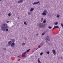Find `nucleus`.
<instances>
[{
  "mask_svg": "<svg viewBox=\"0 0 63 63\" xmlns=\"http://www.w3.org/2000/svg\"><path fill=\"white\" fill-rule=\"evenodd\" d=\"M2 1V0H0V1Z\"/></svg>",
  "mask_w": 63,
  "mask_h": 63,
  "instance_id": "79ce46f5",
  "label": "nucleus"
},
{
  "mask_svg": "<svg viewBox=\"0 0 63 63\" xmlns=\"http://www.w3.org/2000/svg\"><path fill=\"white\" fill-rule=\"evenodd\" d=\"M38 3H39V1H37L36 2H34L32 3L33 5H36V4H38Z\"/></svg>",
  "mask_w": 63,
  "mask_h": 63,
  "instance_id": "20e7f679",
  "label": "nucleus"
},
{
  "mask_svg": "<svg viewBox=\"0 0 63 63\" xmlns=\"http://www.w3.org/2000/svg\"><path fill=\"white\" fill-rule=\"evenodd\" d=\"M58 24V22H56L55 23V25H57Z\"/></svg>",
  "mask_w": 63,
  "mask_h": 63,
  "instance_id": "4be33fe9",
  "label": "nucleus"
},
{
  "mask_svg": "<svg viewBox=\"0 0 63 63\" xmlns=\"http://www.w3.org/2000/svg\"><path fill=\"white\" fill-rule=\"evenodd\" d=\"M57 16L58 18V17H59L60 16V15L59 14H58L57 15Z\"/></svg>",
  "mask_w": 63,
  "mask_h": 63,
  "instance_id": "4468645a",
  "label": "nucleus"
},
{
  "mask_svg": "<svg viewBox=\"0 0 63 63\" xmlns=\"http://www.w3.org/2000/svg\"><path fill=\"white\" fill-rule=\"evenodd\" d=\"M39 5H40V3H39Z\"/></svg>",
  "mask_w": 63,
  "mask_h": 63,
  "instance_id": "37998d69",
  "label": "nucleus"
},
{
  "mask_svg": "<svg viewBox=\"0 0 63 63\" xmlns=\"http://www.w3.org/2000/svg\"><path fill=\"white\" fill-rule=\"evenodd\" d=\"M43 52H41L40 53V55H42V54H43Z\"/></svg>",
  "mask_w": 63,
  "mask_h": 63,
  "instance_id": "393cba45",
  "label": "nucleus"
},
{
  "mask_svg": "<svg viewBox=\"0 0 63 63\" xmlns=\"http://www.w3.org/2000/svg\"><path fill=\"white\" fill-rule=\"evenodd\" d=\"M46 22V20L44 19L43 22V23H45Z\"/></svg>",
  "mask_w": 63,
  "mask_h": 63,
  "instance_id": "9b49d317",
  "label": "nucleus"
},
{
  "mask_svg": "<svg viewBox=\"0 0 63 63\" xmlns=\"http://www.w3.org/2000/svg\"><path fill=\"white\" fill-rule=\"evenodd\" d=\"M8 15L9 16H11V14L10 13H9L8 14Z\"/></svg>",
  "mask_w": 63,
  "mask_h": 63,
  "instance_id": "dca6fc26",
  "label": "nucleus"
},
{
  "mask_svg": "<svg viewBox=\"0 0 63 63\" xmlns=\"http://www.w3.org/2000/svg\"><path fill=\"white\" fill-rule=\"evenodd\" d=\"M14 46H15V43H14V42H13L11 44V46L12 47H14Z\"/></svg>",
  "mask_w": 63,
  "mask_h": 63,
  "instance_id": "423d86ee",
  "label": "nucleus"
},
{
  "mask_svg": "<svg viewBox=\"0 0 63 63\" xmlns=\"http://www.w3.org/2000/svg\"><path fill=\"white\" fill-rule=\"evenodd\" d=\"M44 25H43V24H42L41 25H40V27H41V28H43V27Z\"/></svg>",
  "mask_w": 63,
  "mask_h": 63,
  "instance_id": "6ab92c4d",
  "label": "nucleus"
},
{
  "mask_svg": "<svg viewBox=\"0 0 63 63\" xmlns=\"http://www.w3.org/2000/svg\"><path fill=\"white\" fill-rule=\"evenodd\" d=\"M41 46H43V45H44V43H43H43H41L40 44Z\"/></svg>",
  "mask_w": 63,
  "mask_h": 63,
  "instance_id": "5701e85b",
  "label": "nucleus"
},
{
  "mask_svg": "<svg viewBox=\"0 0 63 63\" xmlns=\"http://www.w3.org/2000/svg\"><path fill=\"white\" fill-rule=\"evenodd\" d=\"M26 44L25 43H23L22 44V46H24V45H25Z\"/></svg>",
  "mask_w": 63,
  "mask_h": 63,
  "instance_id": "412c9836",
  "label": "nucleus"
},
{
  "mask_svg": "<svg viewBox=\"0 0 63 63\" xmlns=\"http://www.w3.org/2000/svg\"><path fill=\"white\" fill-rule=\"evenodd\" d=\"M47 11L46 10H44L43 11V12L42 13V15L43 16H45V15H46V13H47Z\"/></svg>",
  "mask_w": 63,
  "mask_h": 63,
  "instance_id": "7ed1b4c3",
  "label": "nucleus"
},
{
  "mask_svg": "<svg viewBox=\"0 0 63 63\" xmlns=\"http://www.w3.org/2000/svg\"><path fill=\"white\" fill-rule=\"evenodd\" d=\"M54 27L55 28H59V27H58V26H54Z\"/></svg>",
  "mask_w": 63,
  "mask_h": 63,
  "instance_id": "f8f14e48",
  "label": "nucleus"
},
{
  "mask_svg": "<svg viewBox=\"0 0 63 63\" xmlns=\"http://www.w3.org/2000/svg\"><path fill=\"white\" fill-rule=\"evenodd\" d=\"M47 54H49V51H47Z\"/></svg>",
  "mask_w": 63,
  "mask_h": 63,
  "instance_id": "7c9ffc66",
  "label": "nucleus"
},
{
  "mask_svg": "<svg viewBox=\"0 0 63 63\" xmlns=\"http://www.w3.org/2000/svg\"><path fill=\"white\" fill-rule=\"evenodd\" d=\"M38 48H40L41 47V46L39 45V46H38Z\"/></svg>",
  "mask_w": 63,
  "mask_h": 63,
  "instance_id": "bb28decb",
  "label": "nucleus"
},
{
  "mask_svg": "<svg viewBox=\"0 0 63 63\" xmlns=\"http://www.w3.org/2000/svg\"><path fill=\"white\" fill-rule=\"evenodd\" d=\"M52 52L54 54V55H56V52L55 51V50H52Z\"/></svg>",
  "mask_w": 63,
  "mask_h": 63,
  "instance_id": "39448f33",
  "label": "nucleus"
},
{
  "mask_svg": "<svg viewBox=\"0 0 63 63\" xmlns=\"http://www.w3.org/2000/svg\"><path fill=\"white\" fill-rule=\"evenodd\" d=\"M20 56H18L17 57H19Z\"/></svg>",
  "mask_w": 63,
  "mask_h": 63,
  "instance_id": "58836bf2",
  "label": "nucleus"
},
{
  "mask_svg": "<svg viewBox=\"0 0 63 63\" xmlns=\"http://www.w3.org/2000/svg\"><path fill=\"white\" fill-rule=\"evenodd\" d=\"M30 50V49H29L27 50L25 52H24L22 54V57H25L26 56L25 55V54H26L28 52H29V51Z\"/></svg>",
  "mask_w": 63,
  "mask_h": 63,
  "instance_id": "f03ea898",
  "label": "nucleus"
},
{
  "mask_svg": "<svg viewBox=\"0 0 63 63\" xmlns=\"http://www.w3.org/2000/svg\"><path fill=\"white\" fill-rule=\"evenodd\" d=\"M28 15H31V13L30 12H28Z\"/></svg>",
  "mask_w": 63,
  "mask_h": 63,
  "instance_id": "cd10ccee",
  "label": "nucleus"
},
{
  "mask_svg": "<svg viewBox=\"0 0 63 63\" xmlns=\"http://www.w3.org/2000/svg\"><path fill=\"white\" fill-rule=\"evenodd\" d=\"M48 28H49V29H51V28H52V27L50 26H48Z\"/></svg>",
  "mask_w": 63,
  "mask_h": 63,
  "instance_id": "aec40b11",
  "label": "nucleus"
},
{
  "mask_svg": "<svg viewBox=\"0 0 63 63\" xmlns=\"http://www.w3.org/2000/svg\"><path fill=\"white\" fill-rule=\"evenodd\" d=\"M8 22H9V21H7V23H8Z\"/></svg>",
  "mask_w": 63,
  "mask_h": 63,
  "instance_id": "f704fd0d",
  "label": "nucleus"
},
{
  "mask_svg": "<svg viewBox=\"0 0 63 63\" xmlns=\"http://www.w3.org/2000/svg\"><path fill=\"white\" fill-rule=\"evenodd\" d=\"M34 50H37V49H38V48H37L36 49L34 48Z\"/></svg>",
  "mask_w": 63,
  "mask_h": 63,
  "instance_id": "c756f323",
  "label": "nucleus"
},
{
  "mask_svg": "<svg viewBox=\"0 0 63 63\" xmlns=\"http://www.w3.org/2000/svg\"><path fill=\"white\" fill-rule=\"evenodd\" d=\"M2 25H3V26H5H5H4H4H2L1 27V30H3V31H5V30H6V32H8V31H9V29L7 28H8V26L7 24H3Z\"/></svg>",
  "mask_w": 63,
  "mask_h": 63,
  "instance_id": "f257e3e1",
  "label": "nucleus"
},
{
  "mask_svg": "<svg viewBox=\"0 0 63 63\" xmlns=\"http://www.w3.org/2000/svg\"><path fill=\"white\" fill-rule=\"evenodd\" d=\"M34 10V8H32L30 10V12H32L33 10Z\"/></svg>",
  "mask_w": 63,
  "mask_h": 63,
  "instance_id": "9d476101",
  "label": "nucleus"
},
{
  "mask_svg": "<svg viewBox=\"0 0 63 63\" xmlns=\"http://www.w3.org/2000/svg\"><path fill=\"white\" fill-rule=\"evenodd\" d=\"M48 41H50V39H49L48 40Z\"/></svg>",
  "mask_w": 63,
  "mask_h": 63,
  "instance_id": "a19ab883",
  "label": "nucleus"
},
{
  "mask_svg": "<svg viewBox=\"0 0 63 63\" xmlns=\"http://www.w3.org/2000/svg\"><path fill=\"white\" fill-rule=\"evenodd\" d=\"M61 59H62V57H61Z\"/></svg>",
  "mask_w": 63,
  "mask_h": 63,
  "instance_id": "e433bc0d",
  "label": "nucleus"
},
{
  "mask_svg": "<svg viewBox=\"0 0 63 63\" xmlns=\"http://www.w3.org/2000/svg\"><path fill=\"white\" fill-rule=\"evenodd\" d=\"M17 18H18V19H19V17H17Z\"/></svg>",
  "mask_w": 63,
  "mask_h": 63,
  "instance_id": "c9c22d12",
  "label": "nucleus"
},
{
  "mask_svg": "<svg viewBox=\"0 0 63 63\" xmlns=\"http://www.w3.org/2000/svg\"><path fill=\"white\" fill-rule=\"evenodd\" d=\"M61 26L63 27V24L61 23Z\"/></svg>",
  "mask_w": 63,
  "mask_h": 63,
  "instance_id": "b1692460",
  "label": "nucleus"
},
{
  "mask_svg": "<svg viewBox=\"0 0 63 63\" xmlns=\"http://www.w3.org/2000/svg\"><path fill=\"white\" fill-rule=\"evenodd\" d=\"M48 38H49V37L48 36H47L45 38V40L46 41H47V40L48 39Z\"/></svg>",
  "mask_w": 63,
  "mask_h": 63,
  "instance_id": "6e6552de",
  "label": "nucleus"
},
{
  "mask_svg": "<svg viewBox=\"0 0 63 63\" xmlns=\"http://www.w3.org/2000/svg\"><path fill=\"white\" fill-rule=\"evenodd\" d=\"M43 20H44V18H42L41 19V21L42 22Z\"/></svg>",
  "mask_w": 63,
  "mask_h": 63,
  "instance_id": "a878e982",
  "label": "nucleus"
},
{
  "mask_svg": "<svg viewBox=\"0 0 63 63\" xmlns=\"http://www.w3.org/2000/svg\"><path fill=\"white\" fill-rule=\"evenodd\" d=\"M54 29H55V28H54H54L52 30H53Z\"/></svg>",
  "mask_w": 63,
  "mask_h": 63,
  "instance_id": "72a5a7b5",
  "label": "nucleus"
},
{
  "mask_svg": "<svg viewBox=\"0 0 63 63\" xmlns=\"http://www.w3.org/2000/svg\"><path fill=\"white\" fill-rule=\"evenodd\" d=\"M6 49V48H4V50H5Z\"/></svg>",
  "mask_w": 63,
  "mask_h": 63,
  "instance_id": "ea45409f",
  "label": "nucleus"
},
{
  "mask_svg": "<svg viewBox=\"0 0 63 63\" xmlns=\"http://www.w3.org/2000/svg\"><path fill=\"white\" fill-rule=\"evenodd\" d=\"M47 30H46V31H45V32L44 33H47Z\"/></svg>",
  "mask_w": 63,
  "mask_h": 63,
  "instance_id": "2f4dec72",
  "label": "nucleus"
},
{
  "mask_svg": "<svg viewBox=\"0 0 63 63\" xmlns=\"http://www.w3.org/2000/svg\"><path fill=\"white\" fill-rule=\"evenodd\" d=\"M12 44V42L11 41H9L8 42V44L9 45H11Z\"/></svg>",
  "mask_w": 63,
  "mask_h": 63,
  "instance_id": "ddd939ff",
  "label": "nucleus"
},
{
  "mask_svg": "<svg viewBox=\"0 0 63 63\" xmlns=\"http://www.w3.org/2000/svg\"><path fill=\"white\" fill-rule=\"evenodd\" d=\"M12 42H15V40L14 39H11Z\"/></svg>",
  "mask_w": 63,
  "mask_h": 63,
  "instance_id": "a211bd4d",
  "label": "nucleus"
},
{
  "mask_svg": "<svg viewBox=\"0 0 63 63\" xmlns=\"http://www.w3.org/2000/svg\"><path fill=\"white\" fill-rule=\"evenodd\" d=\"M20 60V59H19V60H18V61H19V60Z\"/></svg>",
  "mask_w": 63,
  "mask_h": 63,
  "instance_id": "4c0bfd02",
  "label": "nucleus"
},
{
  "mask_svg": "<svg viewBox=\"0 0 63 63\" xmlns=\"http://www.w3.org/2000/svg\"><path fill=\"white\" fill-rule=\"evenodd\" d=\"M39 59H40V58H38L37 60V61L39 63H41V62L40 61Z\"/></svg>",
  "mask_w": 63,
  "mask_h": 63,
  "instance_id": "1a4fd4ad",
  "label": "nucleus"
},
{
  "mask_svg": "<svg viewBox=\"0 0 63 63\" xmlns=\"http://www.w3.org/2000/svg\"><path fill=\"white\" fill-rule=\"evenodd\" d=\"M58 28V29H59V31H60V28L59 27V28Z\"/></svg>",
  "mask_w": 63,
  "mask_h": 63,
  "instance_id": "c85d7f7f",
  "label": "nucleus"
},
{
  "mask_svg": "<svg viewBox=\"0 0 63 63\" xmlns=\"http://www.w3.org/2000/svg\"><path fill=\"white\" fill-rule=\"evenodd\" d=\"M45 34H46V32H43L42 34V36H43V35H44Z\"/></svg>",
  "mask_w": 63,
  "mask_h": 63,
  "instance_id": "f3484780",
  "label": "nucleus"
},
{
  "mask_svg": "<svg viewBox=\"0 0 63 63\" xmlns=\"http://www.w3.org/2000/svg\"><path fill=\"white\" fill-rule=\"evenodd\" d=\"M36 35V36H38V33H37Z\"/></svg>",
  "mask_w": 63,
  "mask_h": 63,
  "instance_id": "473e14b6",
  "label": "nucleus"
},
{
  "mask_svg": "<svg viewBox=\"0 0 63 63\" xmlns=\"http://www.w3.org/2000/svg\"><path fill=\"white\" fill-rule=\"evenodd\" d=\"M24 24L25 25H27V24L26 23V21H25L24 22Z\"/></svg>",
  "mask_w": 63,
  "mask_h": 63,
  "instance_id": "2eb2a0df",
  "label": "nucleus"
},
{
  "mask_svg": "<svg viewBox=\"0 0 63 63\" xmlns=\"http://www.w3.org/2000/svg\"><path fill=\"white\" fill-rule=\"evenodd\" d=\"M22 2H23V0H19L17 2L18 3H22Z\"/></svg>",
  "mask_w": 63,
  "mask_h": 63,
  "instance_id": "0eeeda50",
  "label": "nucleus"
}]
</instances>
